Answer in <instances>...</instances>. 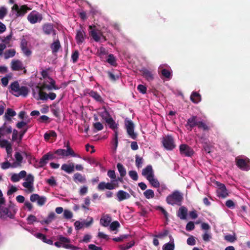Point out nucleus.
Returning <instances> with one entry per match:
<instances>
[{"label": "nucleus", "instance_id": "obj_53", "mask_svg": "<svg viewBox=\"0 0 250 250\" xmlns=\"http://www.w3.org/2000/svg\"><path fill=\"white\" fill-rule=\"evenodd\" d=\"M129 176L131 177V178L134 180L137 181L138 178V176L137 172L135 170H130L128 172Z\"/></svg>", "mask_w": 250, "mask_h": 250}, {"label": "nucleus", "instance_id": "obj_22", "mask_svg": "<svg viewBox=\"0 0 250 250\" xmlns=\"http://www.w3.org/2000/svg\"><path fill=\"white\" fill-rule=\"evenodd\" d=\"M87 93L96 102L100 103H104V100L102 97L97 91H94L93 90H88Z\"/></svg>", "mask_w": 250, "mask_h": 250}, {"label": "nucleus", "instance_id": "obj_30", "mask_svg": "<svg viewBox=\"0 0 250 250\" xmlns=\"http://www.w3.org/2000/svg\"><path fill=\"white\" fill-rule=\"evenodd\" d=\"M16 115V112L12 108H8L4 115V118L8 121H11V117Z\"/></svg>", "mask_w": 250, "mask_h": 250}, {"label": "nucleus", "instance_id": "obj_38", "mask_svg": "<svg viewBox=\"0 0 250 250\" xmlns=\"http://www.w3.org/2000/svg\"><path fill=\"white\" fill-rule=\"evenodd\" d=\"M56 217V214L54 212H51L48 215L47 219L45 220L42 221L41 222L42 224H49L51 223L53 220H54Z\"/></svg>", "mask_w": 250, "mask_h": 250}, {"label": "nucleus", "instance_id": "obj_13", "mask_svg": "<svg viewBox=\"0 0 250 250\" xmlns=\"http://www.w3.org/2000/svg\"><path fill=\"white\" fill-rule=\"evenodd\" d=\"M179 151L180 154L185 157H191L194 153L193 149L187 144H181Z\"/></svg>", "mask_w": 250, "mask_h": 250}, {"label": "nucleus", "instance_id": "obj_42", "mask_svg": "<svg viewBox=\"0 0 250 250\" xmlns=\"http://www.w3.org/2000/svg\"><path fill=\"white\" fill-rule=\"evenodd\" d=\"M16 51L14 49H11L6 50L4 53V58L7 59L9 58L13 57L15 56Z\"/></svg>", "mask_w": 250, "mask_h": 250}, {"label": "nucleus", "instance_id": "obj_41", "mask_svg": "<svg viewBox=\"0 0 250 250\" xmlns=\"http://www.w3.org/2000/svg\"><path fill=\"white\" fill-rule=\"evenodd\" d=\"M51 110L53 114L56 117L59 118H60L61 109L58 106H57L56 105H53V107L51 108Z\"/></svg>", "mask_w": 250, "mask_h": 250}, {"label": "nucleus", "instance_id": "obj_24", "mask_svg": "<svg viewBox=\"0 0 250 250\" xmlns=\"http://www.w3.org/2000/svg\"><path fill=\"white\" fill-rule=\"evenodd\" d=\"M117 200L121 202L124 200L130 198V195L129 193L122 190H119L116 194Z\"/></svg>", "mask_w": 250, "mask_h": 250}, {"label": "nucleus", "instance_id": "obj_58", "mask_svg": "<svg viewBox=\"0 0 250 250\" xmlns=\"http://www.w3.org/2000/svg\"><path fill=\"white\" fill-rule=\"evenodd\" d=\"M120 223L117 221H113L110 224V228L111 230L114 231L116 230L120 227Z\"/></svg>", "mask_w": 250, "mask_h": 250}, {"label": "nucleus", "instance_id": "obj_1", "mask_svg": "<svg viewBox=\"0 0 250 250\" xmlns=\"http://www.w3.org/2000/svg\"><path fill=\"white\" fill-rule=\"evenodd\" d=\"M183 199L182 193L179 191L175 190L167 196L166 202L168 204L172 206L177 205L180 206L182 205Z\"/></svg>", "mask_w": 250, "mask_h": 250}, {"label": "nucleus", "instance_id": "obj_35", "mask_svg": "<svg viewBox=\"0 0 250 250\" xmlns=\"http://www.w3.org/2000/svg\"><path fill=\"white\" fill-rule=\"evenodd\" d=\"M36 236L37 238L42 240V241L44 243L49 245L53 244V241L51 239H47L46 236L42 233H38L36 234Z\"/></svg>", "mask_w": 250, "mask_h": 250}, {"label": "nucleus", "instance_id": "obj_49", "mask_svg": "<svg viewBox=\"0 0 250 250\" xmlns=\"http://www.w3.org/2000/svg\"><path fill=\"white\" fill-rule=\"evenodd\" d=\"M134 245L133 241L127 243L126 244L122 245L120 246V248L122 250H127L128 249L131 248Z\"/></svg>", "mask_w": 250, "mask_h": 250}, {"label": "nucleus", "instance_id": "obj_32", "mask_svg": "<svg viewBox=\"0 0 250 250\" xmlns=\"http://www.w3.org/2000/svg\"><path fill=\"white\" fill-rule=\"evenodd\" d=\"M190 99L193 103L198 104L201 101V96L197 92L193 91L190 95Z\"/></svg>", "mask_w": 250, "mask_h": 250}, {"label": "nucleus", "instance_id": "obj_3", "mask_svg": "<svg viewBox=\"0 0 250 250\" xmlns=\"http://www.w3.org/2000/svg\"><path fill=\"white\" fill-rule=\"evenodd\" d=\"M10 88L13 94L16 97L22 96L26 97L28 93V89L26 86H20L19 83L17 81L14 82L10 84Z\"/></svg>", "mask_w": 250, "mask_h": 250}, {"label": "nucleus", "instance_id": "obj_14", "mask_svg": "<svg viewBox=\"0 0 250 250\" xmlns=\"http://www.w3.org/2000/svg\"><path fill=\"white\" fill-rule=\"evenodd\" d=\"M59 240L61 242L62 247L66 249H70L71 250H76L79 248L76 246L69 244L70 239L68 238L63 236L62 235H59L58 237Z\"/></svg>", "mask_w": 250, "mask_h": 250}, {"label": "nucleus", "instance_id": "obj_28", "mask_svg": "<svg viewBox=\"0 0 250 250\" xmlns=\"http://www.w3.org/2000/svg\"><path fill=\"white\" fill-rule=\"evenodd\" d=\"M170 242L164 244L163 246V250H174L175 244L174 239L171 235L169 236Z\"/></svg>", "mask_w": 250, "mask_h": 250}, {"label": "nucleus", "instance_id": "obj_21", "mask_svg": "<svg viewBox=\"0 0 250 250\" xmlns=\"http://www.w3.org/2000/svg\"><path fill=\"white\" fill-rule=\"evenodd\" d=\"M11 68L13 71H21L24 69L22 62L19 60H13L12 61Z\"/></svg>", "mask_w": 250, "mask_h": 250}, {"label": "nucleus", "instance_id": "obj_47", "mask_svg": "<svg viewBox=\"0 0 250 250\" xmlns=\"http://www.w3.org/2000/svg\"><path fill=\"white\" fill-rule=\"evenodd\" d=\"M197 126L199 128L202 129L204 131L209 130V127L202 121H199Z\"/></svg>", "mask_w": 250, "mask_h": 250}, {"label": "nucleus", "instance_id": "obj_40", "mask_svg": "<svg viewBox=\"0 0 250 250\" xmlns=\"http://www.w3.org/2000/svg\"><path fill=\"white\" fill-rule=\"evenodd\" d=\"M117 167L120 173V175L121 177H124L126 174V170L123 165L121 163H118L117 165Z\"/></svg>", "mask_w": 250, "mask_h": 250}, {"label": "nucleus", "instance_id": "obj_34", "mask_svg": "<svg viewBox=\"0 0 250 250\" xmlns=\"http://www.w3.org/2000/svg\"><path fill=\"white\" fill-rule=\"evenodd\" d=\"M61 46L59 40L54 42L50 45V48L53 53H56L58 52Z\"/></svg>", "mask_w": 250, "mask_h": 250}, {"label": "nucleus", "instance_id": "obj_33", "mask_svg": "<svg viewBox=\"0 0 250 250\" xmlns=\"http://www.w3.org/2000/svg\"><path fill=\"white\" fill-rule=\"evenodd\" d=\"M73 181L75 183H84L86 182V179L84 176H83L80 173H76L74 174L73 176Z\"/></svg>", "mask_w": 250, "mask_h": 250}, {"label": "nucleus", "instance_id": "obj_44", "mask_svg": "<svg viewBox=\"0 0 250 250\" xmlns=\"http://www.w3.org/2000/svg\"><path fill=\"white\" fill-rule=\"evenodd\" d=\"M57 137V134L55 132V131L53 130H51L49 132H46L44 134V139L46 140H48L51 137Z\"/></svg>", "mask_w": 250, "mask_h": 250}, {"label": "nucleus", "instance_id": "obj_10", "mask_svg": "<svg viewBox=\"0 0 250 250\" xmlns=\"http://www.w3.org/2000/svg\"><path fill=\"white\" fill-rule=\"evenodd\" d=\"M49 81L44 82L42 86L41 89H47L48 90H52V89L58 90L60 87L56 85V82L50 77H48Z\"/></svg>", "mask_w": 250, "mask_h": 250}, {"label": "nucleus", "instance_id": "obj_61", "mask_svg": "<svg viewBox=\"0 0 250 250\" xmlns=\"http://www.w3.org/2000/svg\"><path fill=\"white\" fill-rule=\"evenodd\" d=\"M93 126L97 131L102 130L104 128V126L100 122H96L93 124Z\"/></svg>", "mask_w": 250, "mask_h": 250}, {"label": "nucleus", "instance_id": "obj_59", "mask_svg": "<svg viewBox=\"0 0 250 250\" xmlns=\"http://www.w3.org/2000/svg\"><path fill=\"white\" fill-rule=\"evenodd\" d=\"M168 233H169V231L168 230H165L164 231V232H161V233H159L157 235H155V237H156V238H160V239H163L164 238V237H166L168 235Z\"/></svg>", "mask_w": 250, "mask_h": 250}, {"label": "nucleus", "instance_id": "obj_8", "mask_svg": "<svg viewBox=\"0 0 250 250\" xmlns=\"http://www.w3.org/2000/svg\"><path fill=\"white\" fill-rule=\"evenodd\" d=\"M102 114L103 118L104 119L109 127L114 130V132L115 130H117L118 124L116 123L115 121L110 116V114L107 111L106 108H104V111L102 113Z\"/></svg>", "mask_w": 250, "mask_h": 250}, {"label": "nucleus", "instance_id": "obj_46", "mask_svg": "<svg viewBox=\"0 0 250 250\" xmlns=\"http://www.w3.org/2000/svg\"><path fill=\"white\" fill-rule=\"evenodd\" d=\"M143 159L142 157H140L139 155H136L135 156V164L136 166L138 168L142 167V164H143Z\"/></svg>", "mask_w": 250, "mask_h": 250}, {"label": "nucleus", "instance_id": "obj_11", "mask_svg": "<svg viewBox=\"0 0 250 250\" xmlns=\"http://www.w3.org/2000/svg\"><path fill=\"white\" fill-rule=\"evenodd\" d=\"M27 19L30 23L35 24L41 21L42 16L36 11H33L28 14Z\"/></svg>", "mask_w": 250, "mask_h": 250}, {"label": "nucleus", "instance_id": "obj_17", "mask_svg": "<svg viewBox=\"0 0 250 250\" xmlns=\"http://www.w3.org/2000/svg\"><path fill=\"white\" fill-rule=\"evenodd\" d=\"M216 185L218 187L217 189V196L221 198L227 197L228 196V193L225 185L217 182Z\"/></svg>", "mask_w": 250, "mask_h": 250}, {"label": "nucleus", "instance_id": "obj_31", "mask_svg": "<svg viewBox=\"0 0 250 250\" xmlns=\"http://www.w3.org/2000/svg\"><path fill=\"white\" fill-rule=\"evenodd\" d=\"M107 74L109 79L112 81L118 80L121 75V73L116 71H113V72L107 71Z\"/></svg>", "mask_w": 250, "mask_h": 250}, {"label": "nucleus", "instance_id": "obj_5", "mask_svg": "<svg viewBox=\"0 0 250 250\" xmlns=\"http://www.w3.org/2000/svg\"><path fill=\"white\" fill-rule=\"evenodd\" d=\"M31 10L27 5H22L19 7L18 4L15 3L11 8V12L15 14V17L23 16L27 12Z\"/></svg>", "mask_w": 250, "mask_h": 250}, {"label": "nucleus", "instance_id": "obj_39", "mask_svg": "<svg viewBox=\"0 0 250 250\" xmlns=\"http://www.w3.org/2000/svg\"><path fill=\"white\" fill-rule=\"evenodd\" d=\"M106 61L108 63L113 66H117L118 65L116 59L113 54H110L108 56V59Z\"/></svg>", "mask_w": 250, "mask_h": 250}, {"label": "nucleus", "instance_id": "obj_54", "mask_svg": "<svg viewBox=\"0 0 250 250\" xmlns=\"http://www.w3.org/2000/svg\"><path fill=\"white\" fill-rule=\"evenodd\" d=\"M161 73L162 75L166 78L169 79L171 76L170 71L167 69H163Z\"/></svg>", "mask_w": 250, "mask_h": 250}, {"label": "nucleus", "instance_id": "obj_45", "mask_svg": "<svg viewBox=\"0 0 250 250\" xmlns=\"http://www.w3.org/2000/svg\"><path fill=\"white\" fill-rule=\"evenodd\" d=\"M118 130H115L113 138L112 139V143L115 146V149H116L117 147L118 146Z\"/></svg>", "mask_w": 250, "mask_h": 250}, {"label": "nucleus", "instance_id": "obj_2", "mask_svg": "<svg viewBox=\"0 0 250 250\" xmlns=\"http://www.w3.org/2000/svg\"><path fill=\"white\" fill-rule=\"evenodd\" d=\"M16 211L15 205L10 202L8 208L0 206V217L3 219L7 217L13 219Z\"/></svg>", "mask_w": 250, "mask_h": 250}, {"label": "nucleus", "instance_id": "obj_51", "mask_svg": "<svg viewBox=\"0 0 250 250\" xmlns=\"http://www.w3.org/2000/svg\"><path fill=\"white\" fill-rule=\"evenodd\" d=\"M79 56V53L78 50H76L73 52L71 55V59L73 63H76L78 61Z\"/></svg>", "mask_w": 250, "mask_h": 250}, {"label": "nucleus", "instance_id": "obj_52", "mask_svg": "<svg viewBox=\"0 0 250 250\" xmlns=\"http://www.w3.org/2000/svg\"><path fill=\"white\" fill-rule=\"evenodd\" d=\"M224 239L228 242L232 243L236 240V237L235 235L229 234L225 236Z\"/></svg>", "mask_w": 250, "mask_h": 250}, {"label": "nucleus", "instance_id": "obj_18", "mask_svg": "<svg viewBox=\"0 0 250 250\" xmlns=\"http://www.w3.org/2000/svg\"><path fill=\"white\" fill-rule=\"evenodd\" d=\"M30 199L32 202L37 201V204L40 206L44 205L46 201V198L45 196H40L38 194H32Z\"/></svg>", "mask_w": 250, "mask_h": 250}, {"label": "nucleus", "instance_id": "obj_4", "mask_svg": "<svg viewBox=\"0 0 250 250\" xmlns=\"http://www.w3.org/2000/svg\"><path fill=\"white\" fill-rule=\"evenodd\" d=\"M10 88L13 94L16 97L22 96L26 97L28 93V89L26 86H20L19 83L17 81L14 82L10 84Z\"/></svg>", "mask_w": 250, "mask_h": 250}, {"label": "nucleus", "instance_id": "obj_36", "mask_svg": "<svg viewBox=\"0 0 250 250\" xmlns=\"http://www.w3.org/2000/svg\"><path fill=\"white\" fill-rule=\"evenodd\" d=\"M150 177L149 176L148 177H146V179L149 182L151 186L154 188H159L160 183L157 179L154 178V175Z\"/></svg>", "mask_w": 250, "mask_h": 250}, {"label": "nucleus", "instance_id": "obj_15", "mask_svg": "<svg viewBox=\"0 0 250 250\" xmlns=\"http://www.w3.org/2000/svg\"><path fill=\"white\" fill-rule=\"evenodd\" d=\"M86 35L84 29L81 26L80 28L77 30L75 39L78 44L83 43L86 38Z\"/></svg>", "mask_w": 250, "mask_h": 250}, {"label": "nucleus", "instance_id": "obj_19", "mask_svg": "<svg viewBox=\"0 0 250 250\" xmlns=\"http://www.w3.org/2000/svg\"><path fill=\"white\" fill-rule=\"evenodd\" d=\"M197 117L196 116H192L190 118L188 119L186 127H187L188 129L192 130L193 128L198 125L199 121L197 120Z\"/></svg>", "mask_w": 250, "mask_h": 250}, {"label": "nucleus", "instance_id": "obj_57", "mask_svg": "<svg viewBox=\"0 0 250 250\" xmlns=\"http://www.w3.org/2000/svg\"><path fill=\"white\" fill-rule=\"evenodd\" d=\"M39 95L40 97V99L41 100H47L48 99V95L46 93L42 91V89L40 90L39 92Z\"/></svg>", "mask_w": 250, "mask_h": 250}, {"label": "nucleus", "instance_id": "obj_9", "mask_svg": "<svg viewBox=\"0 0 250 250\" xmlns=\"http://www.w3.org/2000/svg\"><path fill=\"white\" fill-rule=\"evenodd\" d=\"M125 126L128 135L133 139H136L137 134L134 131L135 125L133 122L127 118L125 121Z\"/></svg>", "mask_w": 250, "mask_h": 250}, {"label": "nucleus", "instance_id": "obj_6", "mask_svg": "<svg viewBox=\"0 0 250 250\" xmlns=\"http://www.w3.org/2000/svg\"><path fill=\"white\" fill-rule=\"evenodd\" d=\"M235 163L237 167L242 170L248 171L250 169V160L247 157L244 158L236 157Z\"/></svg>", "mask_w": 250, "mask_h": 250}, {"label": "nucleus", "instance_id": "obj_37", "mask_svg": "<svg viewBox=\"0 0 250 250\" xmlns=\"http://www.w3.org/2000/svg\"><path fill=\"white\" fill-rule=\"evenodd\" d=\"M49 159L47 155L44 154L42 158L40 159L38 165L37 166L38 167H42L45 166L49 161Z\"/></svg>", "mask_w": 250, "mask_h": 250}, {"label": "nucleus", "instance_id": "obj_12", "mask_svg": "<svg viewBox=\"0 0 250 250\" xmlns=\"http://www.w3.org/2000/svg\"><path fill=\"white\" fill-rule=\"evenodd\" d=\"M116 180L111 181V183L100 182L98 186V189L99 190H104L105 189L112 190L119 187L118 183H115Z\"/></svg>", "mask_w": 250, "mask_h": 250}, {"label": "nucleus", "instance_id": "obj_20", "mask_svg": "<svg viewBox=\"0 0 250 250\" xmlns=\"http://www.w3.org/2000/svg\"><path fill=\"white\" fill-rule=\"evenodd\" d=\"M42 29L43 33L45 35H56V30L54 29L53 26L51 23H47L44 24L42 25Z\"/></svg>", "mask_w": 250, "mask_h": 250}, {"label": "nucleus", "instance_id": "obj_48", "mask_svg": "<svg viewBox=\"0 0 250 250\" xmlns=\"http://www.w3.org/2000/svg\"><path fill=\"white\" fill-rule=\"evenodd\" d=\"M66 154L65 156H71L72 157H77V155L75 153L73 149L71 147H68L66 150H65Z\"/></svg>", "mask_w": 250, "mask_h": 250}, {"label": "nucleus", "instance_id": "obj_50", "mask_svg": "<svg viewBox=\"0 0 250 250\" xmlns=\"http://www.w3.org/2000/svg\"><path fill=\"white\" fill-rule=\"evenodd\" d=\"M22 186L25 188H28L30 192L33 190V184L31 182L25 181L22 183Z\"/></svg>", "mask_w": 250, "mask_h": 250}, {"label": "nucleus", "instance_id": "obj_7", "mask_svg": "<svg viewBox=\"0 0 250 250\" xmlns=\"http://www.w3.org/2000/svg\"><path fill=\"white\" fill-rule=\"evenodd\" d=\"M162 143L163 146L167 150H172L176 147L174 139L171 135H167L164 137Z\"/></svg>", "mask_w": 250, "mask_h": 250}, {"label": "nucleus", "instance_id": "obj_64", "mask_svg": "<svg viewBox=\"0 0 250 250\" xmlns=\"http://www.w3.org/2000/svg\"><path fill=\"white\" fill-rule=\"evenodd\" d=\"M137 89L140 93L142 94H145L146 92V87L142 84L138 85Z\"/></svg>", "mask_w": 250, "mask_h": 250}, {"label": "nucleus", "instance_id": "obj_60", "mask_svg": "<svg viewBox=\"0 0 250 250\" xmlns=\"http://www.w3.org/2000/svg\"><path fill=\"white\" fill-rule=\"evenodd\" d=\"M15 157L16 161L21 164L23 160V157L21 154L19 152H16L15 154Z\"/></svg>", "mask_w": 250, "mask_h": 250}, {"label": "nucleus", "instance_id": "obj_43", "mask_svg": "<svg viewBox=\"0 0 250 250\" xmlns=\"http://www.w3.org/2000/svg\"><path fill=\"white\" fill-rule=\"evenodd\" d=\"M144 196L146 199L153 198L155 196L154 191L152 189H147L144 192Z\"/></svg>", "mask_w": 250, "mask_h": 250}, {"label": "nucleus", "instance_id": "obj_25", "mask_svg": "<svg viewBox=\"0 0 250 250\" xmlns=\"http://www.w3.org/2000/svg\"><path fill=\"white\" fill-rule=\"evenodd\" d=\"M61 169L67 173H71L75 170V165L73 163L64 164L61 167Z\"/></svg>", "mask_w": 250, "mask_h": 250}, {"label": "nucleus", "instance_id": "obj_56", "mask_svg": "<svg viewBox=\"0 0 250 250\" xmlns=\"http://www.w3.org/2000/svg\"><path fill=\"white\" fill-rule=\"evenodd\" d=\"M63 217L65 219H70L73 217V213L71 211L65 209L63 212Z\"/></svg>", "mask_w": 250, "mask_h": 250}, {"label": "nucleus", "instance_id": "obj_62", "mask_svg": "<svg viewBox=\"0 0 250 250\" xmlns=\"http://www.w3.org/2000/svg\"><path fill=\"white\" fill-rule=\"evenodd\" d=\"M194 228H195L194 224L193 222H191V221L188 223L186 225V230L188 231L192 230L194 229Z\"/></svg>", "mask_w": 250, "mask_h": 250}, {"label": "nucleus", "instance_id": "obj_16", "mask_svg": "<svg viewBox=\"0 0 250 250\" xmlns=\"http://www.w3.org/2000/svg\"><path fill=\"white\" fill-rule=\"evenodd\" d=\"M88 28L89 30V33L90 36L95 42H99L101 39L102 32L96 29L95 26H92V25H89L88 26Z\"/></svg>", "mask_w": 250, "mask_h": 250}, {"label": "nucleus", "instance_id": "obj_63", "mask_svg": "<svg viewBox=\"0 0 250 250\" xmlns=\"http://www.w3.org/2000/svg\"><path fill=\"white\" fill-rule=\"evenodd\" d=\"M226 206L229 208H235V203L232 200L229 199L226 202Z\"/></svg>", "mask_w": 250, "mask_h": 250}, {"label": "nucleus", "instance_id": "obj_26", "mask_svg": "<svg viewBox=\"0 0 250 250\" xmlns=\"http://www.w3.org/2000/svg\"><path fill=\"white\" fill-rule=\"evenodd\" d=\"M188 214V209L184 206L180 207L177 213V215L182 220L187 219Z\"/></svg>", "mask_w": 250, "mask_h": 250}, {"label": "nucleus", "instance_id": "obj_23", "mask_svg": "<svg viewBox=\"0 0 250 250\" xmlns=\"http://www.w3.org/2000/svg\"><path fill=\"white\" fill-rule=\"evenodd\" d=\"M111 221V217L109 214H103L100 219V224L104 227H107L110 224Z\"/></svg>", "mask_w": 250, "mask_h": 250}, {"label": "nucleus", "instance_id": "obj_27", "mask_svg": "<svg viewBox=\"0 0 250 250\" xmlns=\"http://www.w3.org/2000/svg\"><path fill=\"white\" fill-rule=\"evenodd\" d=\"M142 76L145 78L147 81H151L154 79V76L151 71L148 69L143 68L141 70Z\"/></svg>", "mask_w": 250, "mask_h": 250}, {"label": "nucleus", "instance_id": "obj_29", "mask_svg": "<svg viewBox=\"0 0 250 250\" xmlns=\"http://www.w3.org/2000/svg\"><path fill=\"white\" fill-rule=\"evenodd\" d=\"M142 174L143 176H146V178L148 177L149 176H150V177L154 176L152 166L151 165L147 166L146 168L143 169Z\"/></svg>", "mask_w": 250, "mask_h": 250}, {"label": "nucleus", "instance_id": "obj_55", "mask_svg": "<svg viewBox=\"0 0 250 250\" xmlns=\"http://www.w3.org/2000/svg\"><path fill=\"white\" fill-rule=\"evenodd\" d=\"M107 176L111 179V181L116 180V175L114 170H109L107 171Z\"/></svg>", "mask_w": 250, "mask_h": 250}]
</instances>
